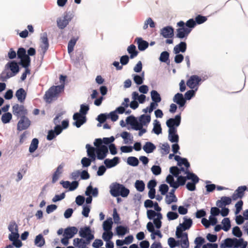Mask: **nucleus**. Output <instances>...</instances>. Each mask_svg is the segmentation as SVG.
Segmentation results:
<instances>
[{
	"mask_svg": "<svg viewBox=\"0 0 248 248\" xmlns=\"http://www.w3.org/2000/svg\"><path fill=\"white\" fill-rule=\"evenodd\" d=\"M39 141L37 139H33L31 142L29 147V151L30 153H33L38 148Z\"/></svg>",
	"mask_w": 248,
	"mask_h": 248,
	"instance_id": "39",
	"label": "nucleus"
},
{
	"mask_svg": "<svg viewBox=\"0 0 248 248\" xmlns=\"http://www.w3.org/2000/svg\"><path fill=\"white\" fill-rule=\"evenodd\" d=\"M166 202L170 204L173 202H176L177 201V199L176 196H171L170 195H167L166 197Z\"/></svg>",
	"mask_w": 248,
	"mask_h": 248,
	"instance_id": "53",
	"label": "nucleus"
},
{
	"mask_svg": "<svg viewBox=\"0 0 248 248\" xmlns=\"http://www.w3.org/2000/svg\"><path fill=\"white\" fill-rule=\"evenodd\" d=\"M78 232V230L76 227H68L64 230L63 235L70 239L77 234Z\"/></svg>",
	"mask_w": 248,
	"mask_h": 248,
	"instance_id": "15",
	"label": "nucleus"
},
{
	"mask_svg": "<svg viewBox=\"0 0 248 248\" xmlns=\"http://www.w3.org/2000/svg\"><path fill=\"white\" fill-rule=\"evenodd\" d=\"M232 198L229 197H222L220 200L217 202V205L219 207H223V206L226 205H229L231 203Z\"/></svg>",
	"mask_w": 248,
	"mask_h": 248,
	"instance_id": "20",
	"label": "nucleus"
},
{
	"mask_svg": "<svg viewBox=\"0 0 248 248\" xmlns=\"http://www.w3.org/2000/svg\"><path fill=\"white\" fill-rule=\"evenodd\" d=\"M184 221L182 224H180V226L183 228V230L189 229L192 224V220L190 218H184Z\"/></svg>",
	"mask_w": 248,
	"mask_h": 248,
	"instance_id": "32",
	"label": "nucleus"
},
{
	"mask_svg": "<svg viewBox=\"0 0 248 248\" xmlns=\"http://www.w3.org/2000/svg\"><path fill=\"white\" fill-rule=\"evenodd\" d=\"M201 78L197 75L191 76L186 82V84L190 89L197 90L198 87L201 81Z\"/></svg>",
	"mask_w": 248,
	"mask_h": 248,
	"instance_id": "6",
	"label": "nucleus"
},
{
	"mask_svg": "<svg viewBox=\"0 0 248 248\" xmlns=\"http://www.w3.org/2000/svg\"><path fill=\"white\" fill-rule=\"evenodd\" d=\"M8 230L11 232H18V226L15 221H13L10 222L8 226Z\"/></svg>",
	"mask_w": 248,
	"mask_h": 248,
	"instance_id": "49",
	"label": "nucleus"
},
{
	"mask_svg": "<svg viewBox=\"0 0 248 248\" xmlns=\"http://www.w3.org/2000/svg\"><path fill=\"white\" fill-rule=\"evenodd\" d=\"M170 172L175 177H177L180 173V170L177 167L173 166L170 168Z\"/></svg>",
	"mask_w": 248,
	"mask_h": 248,
	"instance_id": "55",
	"label": "nucleus"
},
{
	"mask_svg": "<svg viewBox=\"0 0 248 248\" xmlns=\"http://www.w3.org/2000/svg\"><path fill=\"white\" fill-rule=\"evenodd\" d=\"M12 118V115L10 112H6L1 116V121L3 123L7 124L10 122Z\"/></svg>",
	"mask_w": 248,
	"mask_h": 248,
	"instance_id": "43",
	"label": "nucleus"
},
{
	"mask_svg": "<svg viewBox=\"0 0 248 248\" xmlns=\"http://www.w3.org/2000/svg\"><path fill=\"white\" fill-rule=\"evenodd\" d=\"M186 49V44L185 42H181L179 44L176 45L173 48V53L178 54L181 52H185Z\"/></svg>",
	"mask_w": 248,
	"mask_h": 248,
	"instance_id": "19",
	"label": "nucleus"
},
{
	"mask_svg": "<svg viewBox=\"0 0 248 248\" xmlns=\"http://www.w3.org/2000/svg\"><path fill=\"white\" fill-rule=\"evenodd\" d=\"M66 77L61 75L60 81L61 85L58 86H52L46 91L44 96V99L48 103H51L53 101L57 99L60 94L64 92L65 81Z\"/></svg>",
	"mask_w": 248,
	"mask_h": 248,
	"instance_id": "1",
	"label": "nucleus"
},
{
	"mask_svg": "<svg viewBox=\"0 0 248 248\" xmlns=\"http://www.w3.org/2000/svg\"><path fill=\"white\" fill-rule=\"evenodd\" d=\"M113 236V233L111 231L105 232L103 233L102 238L106 241H109Z\"/></svg>",
	"mask_w": 248,
	"mask_h": 248,
	"instance_id": "50",
	"label": "nucleus"
},
{
	"mask_svg": "<svg viewBox=\"0 0 248 248\" xmlns=\"http://www.w3.org/2000/svg\"><path fill=\"white\" fill-rule=\"evenodd\" d=\"M155 146L151 142H146L143 147V149L147 153H152L155 149Z\"/></svg>",
	"mask_w": 248,
	"mask_h": 248,
	"instance_id": "26",
	"label": "nucleus"
},
{
	"mask_svg": "<svg viewBox=\"0 0 248 248\" xmlns=\"http://www.w3.org/2000/svg\"><path fill=\"white\" fill-rule=\"evenodd\" d=\"M129 190L123 185L117 183H113L110 186L111 195L115 197L121 195L123 197H127L129 194Z\"/></svg>",
	"mask_w": 248,
	"mask_h": 248,
	"instance_id": "2",
	"label": "nucleus"
},
{
	"mask_svg": "<svg viewBox=\"0 0 248 248\" xmlns=\"http://www.w3.org/2000/svg\"><path fill=\"white\" fill-rule=\"evenodd\" d=\"M113 218L114 219V223L116 224L121 223L120 222V217L119 215L118 214L117 212V210L116 208H114L113 211Z\"/></svg>",
	"mask_w": 248,
	"mask_h": 248,
	"instance_id": "57",
	"label": "nucleus"
},
{
	"mask_svg": "<svg viewBox=\"0 0 248 248\" xmlns=\"http://www.w3.org/2000/svg\"><path fill=\"white\" fill-rule=\"evenodd\" d=\"M160 34L164 38H172L174 35V30L170 26H167L161 30Z\"/></svg>",
	"mask_w": 248,
	"mask_h": 248,
	"instance_id": "14",
	"label": "nucleus"
},
{
	"mask_svg": "<svg viewBox=\"0 0 248 248\" xmlns=\"http://www.w3.org/2000/svg\"><path fill=\"white\" fill-rule=\"evenodd\" d=\"M186 230H183V228L182 227H177L176 229V235L177 238H183L184 237V234L185 232H183L184 231Z\"/></svg>",
	"mask_w": 248,
	"mask_h": 248,
	"instance_id": "59",
	"label": "nucleus"
},
{
	"mask_svg": "<svg viewBox=\"0 0 248 248\" xmlns=\"http://www.w3.org/2000/svg\"><path fill=\"white\" fill-rule=\"evenodd\" d=\"M119 159L118 157H114L112 159H106L104 160V164L107 168H111L119 163Z\"/></svg>",
	"mask_w": 248,
	"mask_h": 248,
	"instance_id": "23",
	"label": "nucleus"
},
{
	"mask_svg": "<svg viewBox=\"0 0 248 248\" xmlns=\"http://www.w3.org/2000/svg\"><path fill=\"white\" fill-rule=\"evenodd\" d=\"M170 54L167 51L162 52L159 57V61L163 62H166L168 64H170V61L169 60Z\"/></svg>",
	"mask_w": 248,
	"mask_h": 248,
	"instance_id": "29",
	"label": "nucleus"
},
{
	"mask_svg": "<svg viewBox=\"0 0 248 248\" xmlns=\"http://www.w3.org/2000/svg\"><path fill=\"white\" fill-rule=\"evenodd\" d=\"M86 148L87 149V155L89 156L95 155V153L96 152V148L91 146L89 144H86Z\"/></svg>",
	"mask_w": 248,
	"mask_h": 248,
	"instance_id": "47",
	"label": "nucleus"
},
{
	"mask_svg": "<svg viewBox=\"0 0 248 248\" xmlns=\"http://www.w3.org/2000/svg\"><path fill=\"white\" fill-rule=\"evenodd\" d=\"M167 183L169 184L171 187L175 188V182L174 180V178L172 175L169 174L167 176L166 180Z\"/></svg>",
	"mask_w": 248,
	"mask_h": 248,
	"instance_id": "54",
	"label": "nucleus"
},
{
	"mask_svg": "<svg viewBox=\"0 0 248 248\" xmlns=\"http://www.w3.org/2000/svg\"><path fill=\"white\" fill-rule=\"evenodd\" d=\"M113 224L112 219L111 217H109L104 221L103 224V228L105 232L111 231Z\"/></svg>",
	"mask_w": 248,
	"mask_h": 248,
	"instance_id": "25",
	"label": "nucleus"
},
{
	"mask_svg": "<svg viewBox=\"0 0 248 248\" xmlns=\"http://www.w3.org/2000/svg\"><path fill=\"white\" fill-rule=\"evenodd\" d=\"M178 216L177 213L173 212H169L167 215V217L169 220L176 219L178 217Z\"/></svg>",
	"mask_w": 248,
	"mask_h": 248,
	"instance_id": "60",
	"label": "nucleus"
},
{
	"mask_svg": "<svg viewBox=\"0 0 248 248\" xmlns=\"http://www.w3.org/2000/svg\"><path fill=\"white\" fill-rule=\"evenodd\" d=\"M127 51L130 54V58L131 59L135 58L138 54V51L136 50V46L133 44L128 47Z\"/></svg>",
	"mask_w": 248,
	"mask_h": 248,
	"instance_id": "27",
	"label": "nucleus"
},
{
	"mask_svg": "<svg viewBox=\"0 0 248 248\" xmlns=\"http://www.w3.org/2000/svg\"><path fill=\"white\" fill-rule=\"evenodd\" d=\"M196 25V22L192 18L188 20L185 23V25L187 27V28L190 29L194 28Z\"/></svg>",
	"mask_w": 248,
	"mask_h": 248,
	"instance_id": "62",
	"label": "nucleus"
},
{
	"mask_svg": "<svg viewBox=\"0 0 248 248\" xmlns=\"http://www.w3.org/2000/svg\"><path fill=\"white\" fill-rule=\"evenodd\" d=\"M135 187L140 192H142L145 188V184L142 181L137 180L135 183Z\"/></svg>",
	"mask_w": 248,
	"mask_h": 248,
	"instance_id": "46",
	"label": "nucleus"
},
{
	"mask_svg": "<svg viewBox=\"0 0 248 248\" xmlns=\"http://www.w3.org/2000/svg\"><path fill=\"white\" fill-rule=\"evenodd\" d=\"M169 190V186L166 184H161L159 186V191L163 195H165Z\"/></svg>",
	"mask_w": 248,
	"mask_h": 248,
	"instance_id": "61",
	"label": "nucleus"
},
{
	"mask_svg": "<svg viewBox=\"0 0 248 248\" xmlns=\"http://www.w3.org/2000/svg\"><path fill=\"white\" fill-rule=\"evenodd\" d=\"M20 59V63L22 66L26 68H28V67L30 65L31 63V59L30 57L28 55L25 57Z\"/></svg>",
	"mask_w": 248,
	"mask_h": 248,
	"instance_id": "35",
	"label": "nucleus"
},
{
	"mask_svg": "<svg viewBox=\"0 0 248 248\" xmlns=\"http://www.w3.org/2000/svg\"><path fill=\"white\" fill-rule=\"evenodd\" d=\"M207 20V17L206 16H202L201 15H198L195 17L196 24H201Z\"/></svg>",
	"mask_w": 248,
	"mask_h": 248,
	"instance_id": "56",
	"label": "nucleus"
},
{
	"mask_svg": "<svg viewBox=\"0 0 248 248\" xmlns=\"http://www.w3.org/2000/svg\"><path fill=\"white\" fill-rule=\"evenodd\" d=\"M151 95L153 102H155V103H159L161 101V97L157 91L153 90L151 93Z\"/></svg>",
	"mask_w": 248,
	"mask_h": 248,
	"instance_id": "37",
	"label": "nucleus"
},
{
	"mask_svg": "<svg viewBox=\"0 0 248 248\" xmlns=\"http://www.w3.org/2000/svg\"><path fill=\"white\" fill-rule=\"evenodd\" d=\"M127 162L128 164L132 166H137L139 163L138 158L134 156L128 157Z\"/></svg>",
	"mask_w": 248,
	"mask_h": 248,
	"instance_id": "44",
	"label": "nucleus"
},
{
	"mask_svg": "<svg viewBox=\"0 0 248 248\" xmlns=\"http://www.w3.org/2000/svg\"><path fill=\"white\" fill-rule=\"evenodd\" d=\"M16 55L19 59H21L28 56L26 54V49L23 47H20L18 49Z\"/></svg>",
	"mask_w": 248,
	"mask_h": 248,
	"instance_id": "52",
	"label": "nucleus"
},
{
	"mask_svg": "<svg viewBox=\"0 0 248 248\" xmlns=\"http://www.w3.org/2000/svg\"><path fill=\"white\" fill-rule=\"evenodd\" d=\"M181 247L182 248H188L189 247V242L187 233H185L184 237L182 238Z\"/></svg>",
	"mask_w": 248,
	"mask_h": 248,
	"instance_id": "45",
	"label": "nucleus"
},
{
	"mask_svg": "<svg viewBox=\"0 0 248 248\" xmlns=\"http://www.w3.org/2000/svg\"><path fill=\"white\" fill-rule=\"evenodd\" d=\"M14 115L17 117L25 116L27 114V110L23 105H20L18 104L14 105L12 107Z\"/></svg>",
	"mask_w": 248,
	"mask_h": 248,
	"instance_id": "5",
	"label": "nucleus"
},
{
	"mask_svg": "<svg viewBox=\"0 0 248 248\" xmlns=\"http://www.w3.org/2000/svg\"><path fill=\"white\" fill-rule=\"evenodd\" d=\"M222 223L223 224L222 230L224 231H228L231 228V222L229 218H224L222 221Z\"/></svg>",
	"mask_w": 248,
	"mask_h": 248,
	"instance_id": "42",
	"label": "nucleus"
},
{
	"mask_svg": "<svg viewBox=\"0 0 248 248\" xmlns=\"http://www.w3.org/2000/svg\"><path fill=\"white\" fill-rule=\"evenodd\" d=\"M177 26L180 28L176 29V37L180 39L186 38L191 31V29L185 28V23L183 21H180L177 23Z\"/></svg>",
	"mask_w": 248,
	"mask_h": 248,
	"instance_id": "4",
	"label": "nucleus"
},
{
	"mask_svg": "<svg viewBox=\"0 0 248 248\" xmlns=\"http://www.w3.org/2000/svg\"><path fill=\"white\" fill-rule=\"evenodd\" d=\"M232 233L233 235L238 238H240L242 235V232L238 226H235L233 228Z\"/></svg>",
	"mask_w": 248,
	"mask_h": 248,
	"instance_id": "51",
	"label": "nucleus"
},
{
	"mask_svg": "<svg viewBox=\"0 0 248 248\" xmlns=\"http://www.w3.org/2000/svg\"><path fill=\"white\" fill-rule=\"evenodd\" d=\"M195 93V91L193 90H191L187 91L185 94V99L190 100L194 95Z\"/></svg>",
	"mask_w": 248,
	"mask_h": 248,
	"instance_id": "64",
	"label": "nucleus"
},
{
	"mask_svg": "<svg viewBox=\"0 0 248 248\" xmlns=\"http://www.w3.org/2000/svg\"><path fill=\"white\" fill-rule=\"evenodd\" d=\"M173 101L179 105V107H183L186 103V99L182 93H176L173 98Z\"/></svg>",
	"mask_w": 248,
	"mask_h": 248,
	"instance_id": "21",
	"label": "nucleus"
},
{
	"mask_svg": "<svg viewBox=\"0 0 248 248\" xmlns=\"http://www.w3.org/2000/svg\"><path fill=\"white\" fill-rule=\"evenodd\" d=\"M73 119L75 121L74 124L78 128L80 127L86 122V117L78 112L74 114Z\"/></svg>",
	"mask_w": 248,
	"mask_h": 248,
	"instance_id": "11",
	"label": "nucleus"
},
{
	"mask_svg": "<svg viewBox=\"0 0 248 248\" xmlns=\"http://www.w3.org/2000/svg\"><path fill=\"white\" fill-rule=\"evenodd\" d=\"M177 177V182L175 184V189H177L180 186L185 185L186 181L185 176H178Z\"/></svg>",
	"mask_w": 248,
	"mask_h": 248,
	"instance_id": "41",
	"label": "nucleus"
},
{
	"mask_svg": "<svg viewBox=\"0 0 248 248\" xmlns=\"http://www.w3.org/2000/svg\"><path fill=\"white\" fill-rule=\"evenodd\" d=\"M139 121L143 125H146L150 122L151 116L150 115L142 114L140 117Z\"/></svg>",
	"mask_w": 248,
	"mask_h": 248,
	"instance_id": "38",
	"label": "nucleus"
},
{
	"mask_svg": "<svg viewBox=\"0 0 248 248\" xmlns=\"http://www.w3.org/2000/svg\"><path fill=\"white\" fill-rule=\"evenodd\" d=\"M242 242V238H227L220 244V248H239Z\"/></svg>",
	"mask_w": 248,
	"mask_h": 248,
	"instance_id": "3",
	"label": "nucleus"
},
{
	"mask_svg": "<svg viewBox=\"0 0 248 248\" xmlns=\"http://www.w3.org/2000/svg\"><path fill=\"white\" fill-rule=\"evenodd\" d=\"M7 70V69L5 68L0 75V80L2 81H6L7 79L13 77L10 72H8Z\"/></svg>",
	"mask_w": 248,
	"mask_h": 248,
	"instance_id": "33",
	"label": "nucleus"
},
{
	"mask_svg": "<svg viewBox=\"0 0 248 248\" xmlns=\"http://www.w3.org/2000/svg\"><path fill=\"white\" fill-rule=\"evenodd\" d=\"M185 173L187 174L186 176H185L186 180H191L192 182L195 183H198L199 179L198 177L193 173H191L189 171L186 170Z\"/></svg>",
	"mask_w": 248,
	"mask_h": 248,
	"instance_id": "31",
	"label": "nucleus"
},
{
	"mask_svg": "<svg viewBox=\"0 0 248 248\" xmlns=\"http://www.w3.org/2000/svg\"><path fill=\"white\" fill-rule=\"evenodd\" d=\"M116 233L119 236L124 235L129 232V230L127 227L123 226H118L116 228Z\"/></svg>",
	"mask_w": 248,
	"mask_h": 248,
	"instance_id": "28",
	"label": "nucleus"
},
{
	"mask_svg": "<svg viewBox=\"0 0 248 248\" xmlns=\"http://www.w3.org/2000/svg\"><path fill=\"white\" fill-rule=\"evenodd\" d=\"M71 16L68 14L64 15L62 17L57 20L58 27L61 29H63L68 24L71 20Z\"/></svg>",
	"mask_w": 248,
	"mask_h": 248,
	"instance_id": "7",
	"label": "nucleus"
},
{
	"mask_svg": "<svg viewBox=\"0 0 248 248\" xmlns=\"http://www.w3.org/2000/svg\"><path fill=\"white\" fill-rule=\"evenodd\" d=\"M243 205V202L242 200H240L238 201L236 204H235V208L236 210L235 212V214H238L239 213V212L241 211V210L242 209V206Z\"/></svg>",
	"mask_w": 248,
	"mask_h": 248,
	"instance_id": "63",
	"label": "nucleus"
},
{
	"mask_svg": "<svg viewBox=\"0 0 248 248\" xmlns=\"http://www.w3.org/2000/svg\"><path fill=\"white\" fill-rule=\"evenodd\" d=\"M5 68L11 71L10 73L13 77L15 76L19 72V66L15 61L8 62L5 65Z\"/></svg>",
	"mask_w": 248,
	"mask_h": 248,
	"instance_id": "12",
	"label": "nucleus"
},
{
	"mask_svg": "<svg viewBox=\"0 0 248 248\" xmlns=\"http://www.w3.org/2000/svg\"><path fill=\"white\" fill-rule=\"evenodd\" d=\"M151 170L153 173L155 175H158L161 172V169L160 167L157 165H154L151 168Z\"/></svg>",
	"mask_w": 248,
	"mask_h": 248,
	"instance_id": "58",
	"label": "nucleus"
},
{
	"mask_svg": "<svg viewBox=\"0 0 248 248\" xmlns=\"http://www.w3.org/2000/svg\"><path fill=\"white\" fill-rule=\"evenodd\" d=\"M15 95L19 102L23 103L26 98L27 93L23 88H20L16 91Z\"/></svg>",
	"mask_w": 248,
	"mask_h": 248,
	"instance_id": "17",
	"label": "nucleus"
},
{
	"mask_svg": "<svg viewBox=\"0 0 248 248\" xmlns=\"http://www.w3.org/2000/svg\"><path fill=\"white\" fill-rule=\"evenodd\" d=\"M79 234L83 238L88 237L91 235H94L92 233L90 227L87 226L81 228L79 232Z\"/></svg>",
	"mask_w": 248,
	"mask_h": 248,
	"instance_id": "18",
	"label": "nucleus"
},
{
	"mask_svg": "<svg viewBox=\"0 0 248 248\" xmlns=\"http://www.w3.org/2000/svg\"><path fill=\"white\" fill-rule=\"evenodd\" d=\"M63 166L64 165L62 164L59 165L57 167L56 170L55 171L52 176V183H55L58 180L60 175L62 173Z\"/></svg>",
	"mask_w": 248,
	"mask_h": 248,
	"instance_id": "24",
	"label": "nucleus"
},
{
	"mask_svg": "<svg viewBox=\"0 0 248 248\" xmlns=\"http://www.w3.org/2000/svg\"><path fill=\"white\" fill-rule=\"evenodd\" d=\"M91 194H92L93 196H97L98 194L97 188H94L93 189L91 186H88L85 192V194L86 196H89Z\"/></svg>",
	"mask_w": 248,
	"mask_h": 248,
	"instance_id": "34",
	"label": "nucleus"
},
{
	"mask_svg": "<svg viewBox=\"0 0 248 248\" xmlns=\"http://www.w3.org/2000/svg\"><path fill=\"white\" fill-rule=\"evenodd\" d=\"M108 153V148L105 145H102L100 148H96V153L97 158L98 159L102 160L104 159Z\"/></svg>",
	"mask_w": 248,
	"mask_h": 248,
	"instance_id": "13",
	"label": "nucleus"
},
{
	"mask_svg": "<svg viewBox=\"0 0 248 248\" xmlns=\"http://www.w3.org/2000/svg\"><path fill=\"white\" fill-rule=\"evenodd\" d=\"M84 239L82 238H76L73 240V245L78 248H84Z\"/></svg>",
	"mask_w": 248,
	"mask_h": 248,
	"instance_id": "40",
	"label": "nucleus"
},
{
	"mask_svg": "<svg viewBox=\"0 0 248 248\" xmlns=\"http://www.w3.org/2000/svg\"><path fill=\"white\" fill-rule=\"evenodd\" d=\"M247 187L246 186H239L236 189L232 196V200L236 201L238 199H241L245 194V191L247 190Z\"/></svg>",
	"mask_w": 248,
	"mask_h": 248,
	"instance_id": "9",
	"label": "nucleus"
},
{
	"mask_svg": "<svg viewBox=\"0 0 248 248\" xmlns=\"http://www.w3.org/2000/svg\"><path fill=\"white\" fill-rule=\"evenodd\" d=\"M153 131L157 135H159L162 132V128L161 126V124L159 122H158L156 120L155 121Z\"/></svg>",
	"mask_w": 248,
	"mask_h": 248,
	"instance_id": "36",
	"label": "nucleus"
},
{
	"mask_svg": "<svg viewBox=\"0 0 248 248\" xmlns=\"http://www.w3.org/2000/svg\"><path fill=\"white\" fill-rule=\"evenodd\" d=\"M181 123L180 114L176 115L174 118H170L166 122L167 125L172 126H178Z\"/></svg>",
	"mask_w": 248,
	"mask_h": 248,
	"instance_id": "16",
	"label": "nucleus"
},
{
	"mask_svg": "<svg viewBox=\"0 0 248 248\" xmlns=\"http://www.w3.org/2000/svg\"><path fill=\"white\" fill-rule=\"evenodd\" d=\"M30 124L31 122L27 117H22L17 123V129L19 131L25 130L30 126Z\"/></svg>",
	"mask_w": 248,
	"mask_h": 248,
	"instance_id": "8",
	"label": "nucleus"
},
{
	"mask_svg": "<svg viewBox=\"0 0 248 248\" xmlns=\"http://www.w3.org/2000/svg\"><path fill=\"white\" fill-rule=\"evenodd\" d=\"M35 245H37L38 247H41L43 246L45 244V240L42 234H39L37 235L34 240Z\"/></svg>",
	"mask_w": 248,
	"mask_h": 248,
	"instance_id": "30",
	"label": "nucleus"
},
{
	"mask_svg": "<svg viewBox=\"0 0 248 248\" xmlns=\"http://www.w3.org/2000/svg\"><path fill=\"white\" fill-rule=\"evenodd\" d=\"M135 41H137L138 49L140 51L145 50L149 46L148 43L142 40L141 38H137Z\"/></svg>",
	"mask_w": 248,
	"mask_h": 248,
	"instance_id": "22",
	"label": "nucleus"
},
{
	"mask_svg": "<svg viewBox=\"0 0 248 248\" xmlns=\"http://www.w3.org/2000/svg\"><path fill=\"white\" fill-rule=\"evenodd\" d=\"M40 47L44 54H45L49 47V43L46 32H44L41 36Z\"/></svg>",
	"mask_w": 248,
	"mask_h": 248,
	"instance_id": "10",
	"label": "nucleus"
},
{
	"mask_svg": "<svg viewBox=\"0 0 248 248\" xmlns=\"http://www.w3.org/2000/svg\"><path fill=\"white\" fill-rule=\"evenodd\" d=\"M77 39L72 38L71 39L68 44V52L69 53L72 52L74 50V47L76 45Z\"/></svg>",
	"mask_w": 248,
	"mask_h": 248,
	"instance_id": "48",
	"label": "nucleus"
}]
</instances>
